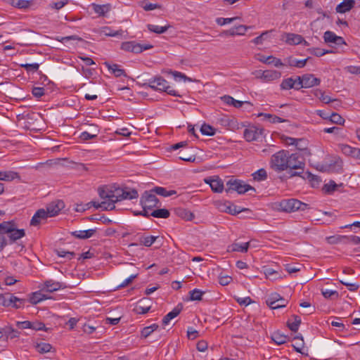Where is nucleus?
Returning <instances> with one entry per match:
<instances>
[{
  "instance_id": "nucleus-1",
  "label": "nucleus",
  "mask_w": 360,
  "mask_h": 360,
  "mask_svg": "<svg viewBox=\"0 0 360 360\" xmlns=\"http://www.w3.org/2000/svg\"><path fill=\"white\" fill-rule=\"evenodd\" d=\"M25 236V229H18V225L13 220L2 221L0 223V252L8 244L17 243L23 249L25 245L18 241Z\"/></svg>"
},
{
  "instance_id": "nucleus-2",
  "label": "nucleus",
  "mask_w": 360,
  "mask_h": 360,
  "mask_svg": "<svg viewBox=\"0 0 360 360\" xmlns=\"http://www.w3.org/2000/svg\"><path fill=\"white\" fill-rule=\"evenodd\" d=\"M156 91H165L167 94L176 96L181 97V96L175 90L172 89L166 79L162 77L157 76L153 78L149 79L147 83L143 84Z\"/></svg>"
},
{
  "instance_id": "nucleus-3",
  "label": "nucleus",
  "mask_w": 360,
  "mask_h": 360,
  "mask_svg": "<svg viewBox=\"0 0 360 360\" xmlns=\"http://www.w3.org/2000/svg\"><path fill=\"white\" fill-rule=\"evenodd\" d=\"M277 210L285 212H293L297 210L304 211L309 208V205L295 198L284 199L276 203Z\"/></svg>"
},
{
  "instance_id": "nucleus-4",
  "label": "nucleus",
  "mask_w": 360,
  "mask_h": 360,
  "mask_svg": "<svg viewBox=\"0 0 360 360\" xmlns=\"http://www.w3.org/2000/svg\"><path fill=\"white\" fill-rule=\"evenodd\" d=\"M288 150H281L274 153L270 160V167L276 172L287 170Z\"/></svg>"
},
{
  "instance_id": "nucleus-5",
  "label": "nucleus",
  "mask_w": 360,
  "mask_h": 360,
  "mask_svg": "<svg viewBox=\"0 0 360 360\" xmlns=\"http://www.w3.org/2000/svg\"><path fill=\"white\" fill-rule=\"evenodd\" d=\"M249 191H255V188L249 184H245L244 181L236 179L229 180L225 189L226 193L236 191L238 194H244Z\"/></svg>"
},
{
  "instance_id": "nucleus-6",
  "label": "nucleus",
  "mask_w": 360,
  "mask_h": 360,
  "mask_svg": "<svg viewBox=\"0 0 360 360\" xmlns=\"http://www.w3.org/2000/svg\"><path fill=\"white\" fill-rule=\"evenodd\" d=\"M305 159L299 153H290L288 151L287 170H293L296 169H304Z\"/></svg>"
},
{
  "instance_id": "nucleus-7",
  "label": "nucleus",
  "mask_w": 360,
  "mask_h": 360,
  "mask_svg": "<svg viewBox=\"0 0 360 360\" xmlns=\"http://www.w3.org/2000/svg\"><path fill=\"white\" fill-rule=\"evenodd\" d=\"M143 209L151 210L158 207L160 201L156 195L150 191H146L140 200Z\"/></svg>"
},
{
  "instance_id": "nucleus-8",
  "label": "nucleus",
  "mask_w": 360,
  "mask_h": 360,
  "mask_svg": "<svg viewBox=\"0 0 360 360\" xmlns=\"http://www.w3.org/2000/svg\"><path fill=\"white\" fill-rule=\"evenodd\" d=\"M151 48H153V46L150 44H141L135 41H125L121 45L122 50L135 53H141L143 51L148 50Z\"/></svg>"
},
{
  "instance_id": "nucleus-9",
  "label": "nucleus",
  "mask_w": 360,
  "mask_h": 360,
  "mask_svg": "<svg viewBox=\"0 0 360 360\" xmlns=\"http://www.w3.org/2000/svg\"><path fill=\"white\" fill-rule=\"evenodd\" d=\"M264 129L256 126H250L243 131V136L245 139L248 141H259L262 139Z\"/></svg>"
},
{
  "instance_id": "nucleus-10",
  "label": "nucleus",
  "mask_w": 360,
  "mask_h": 360,
  "mask_svg": "<svg viewBox=\"0 0 360 360\" xmlns=\"http://www.w3.org/2000/svg\"><path fill=\"white\" fill-rule=\"evenodd\" d=\"M287 302L284 298L276 292L271 294L266 300V304L272 309L285 307Z\"/></svg>"
},
{
  "instance_id": "nucleus-11",
  "label": "nucleus",
  "mask_w": 360,
  "mask_h": 360,
  "mask_svg": "<svg viewBox=\"0 0 360 360\" xmlns=\"http://www.w3.org/2000/svg\"><path fill=\"white\" fill-rule=\"evenodd\" d=\"M64 207V202L61 200H58L49 203L46 207V212L49 217H52L58 215Z\"/></svg>"
},
{
  "instance_id": "nucleus-12",
  "label": "nucleus",
  "mask_w": 360,
  "mask_h": 360,
  "mask_svg": "<svg viewBox=\"0 0 360 360\" xmlns=\"http://www.w3.org/2000/svg\"><path fill=\"white\" fill-rule=\"evenodd\" d=\"M281 76V73L277 70H267L258 72L257 77L264 82H270L279 79Z\"/></svg>"
},
{
  "instance_id": "nucleus-13",
  "label": "nucleus",
  "mask_w": 360,
  "mask_h": 360,
  "mask_svg": "<svg viewBox=\"0 0 360 360\" xmlns=\"http://www.w3.org/2000/svg\"><path fill=\"white\" fill-rule=\"evenodd\" d=\"M338 148L345 155L360 160V148L352 147L344 143L339 144Z\"/></svg>"
},
{
  "instance_id": "nucleus-14",
  "label": "nucleus",
  "mask_w": 360,
  "mask_h": 360,
  "mask_svg": "<svg viewBox=\"0 0 360 360\" xmlns=\"http://www.w3.org/2000/svg\"><path fill=\"white\" fill-rule=\"evenodd\" d=\"M151 307V300L148 297L141 299L134 308V311L139 314H145L149 311Z\"/></svg>"
},
{
  "instance_id": "nucleus-15",
  "label": "nucleus",
  "mask_w": 360,
  "mask_h": 360,
  "mask_svg": "<svg viewBox=\"0 0 360 360\" xmlns=\"http://www.w3.org/2000/svg\"><path fill=\"white\" fill-rule=\"evenodd\" d=\"M205 182L210 186L212 191L214 193H221L224 190L223 181L218 176L206 178Z\"/></svg>"
},
{
  "instance_id": "nucleus-16",
  "label": "nucleus",
  "mask_w": 360,
  "mask_h": 360,
  "mask_svg": "<svg viewBox=\"0 0 360 360\" xmlns=\"http://www.w3.org/2000/svg\"><path fill=\"white\" fill-rule=\"evenodd\" d=\"M323 39L326 43H333L336 45L345 44V41L342 37L337 36L331 31L325 32Z\"/></svg>"
},
{
  "instance_id": "nucleus-17",
  "label": "nucleus",
  "mask_w": 360,
  "mask_h": 360,
  "mask_svg": "<svg viewBox=\"0 0 360 360\" xmlns=\"http://www.w3.org/2000/svg\"><path fill=\"white\" fill-rule=\"evenodd\" d=\"M302 79L304 82V88L319 86L321 83V79L316 77L313 74H304L302 75Z\"/></svg>"
},
{
  "instance_id": "nucleus-18",
  "label": "nucleus",
  "mask_w": 360,
  "mask_h": 360,
  "mask_svg": "<svg viewBox=\"0 0 360 360\" xmlns=\"http://www.w3.org/2000/svg\"><path fill=\"white\" fill-rule=\"evenodd\" d=\"M66 288V285L63 283L54 281L53 280L46 281L44 283V290L47 292H53L60 289H64Z\"/></svg>"
},
{
  "instance_id": "nucleus-19",
  "label": "nucleus",
  "mask_w": 360,
  "mask_h": 360,
  "mask_svg": "<svg viewBox=\"0 0 360 360\" xmlns=\"http://www.w3.org/2000/svg\"><path fill=\"white\" fill-rule=\"evenodd\" d=\"M250 28V27L240 25L223 32L222 34L226 36L244 35Z\"/></svg>"
},
{
  "instance_id": "nucleus-20",
  "label": "nucleus",
  "mask_w": 360,
  "mask_h": 360,
  "mask_svg": "<svg viewBox=\"0 0 360 360\" xmlns=\"http://www.w3.org/2000/svg\"><path fill=\"white\" fill-rule=\"evenodd\" d=\"M103 65L108 69V70L114 75L116 77L122 76L127 77L124 70L120 68V65L117 64H111L109 62H105Z\"/></svg>"
},
{
  "instance_id": "nucleus-21",
  "label": "nucleus",
  "mask_w": 360,
  "mask_h": 360,
  "mask_svg": "<svg viewBox=\"0 0 360 360\" xmlns=\"http://www.w3.org/2000/svg\"><path fill=\"white\" fill-rule=\"evenodd\" d=\"M354 0H343L336 6L335 11L339 13H345L352 10L354 7Z\"/></svg>"
},
{
  "instance_id": "nucleus-22",
  "label": "nucleus",
  "mask_w": 360,
  "mask_h": 360,
  "mask_svg": "<svg viewBox=\"0 0 360 360\" xmlns=\"http://www.w3.org/2000/svg\"><path fill=\"white\" fill-rule=\"evenodd\" d=\"M47 217H49V216L47 215V212L45 210H38L32 217L30 221V225L34 226H37L41 222V221L46 219Z\"/></svg>"
},
{
  "instance_id": "nucleus-23",
  "label": "nucleus",
  "mask_w": 360,
  "mask_h": 360,
  "mask_svg": "<svg viewBox=\"0 0 360 360\" xmlns=\"http://www.w3.org/2000/svg\"><path fill=\"white\" fill-rule=\"evenodd\" d=\"M285 42L290 45H298L302 43L304 38L297 34L285 33Z\"/></svg>"
},
{
  "instance_id": "nucleus-24",
  "label": "nucleus",
  "mask_w": 360,
  "mask_h": 360,
  "mask_svg": "<svg viewBox=\"0 0 360 360\" xmlns=\"http://www.w3.org/2000/svg\"><path fill=\"white\" fill-rule=\"evenodd\" d=\"M183 309V306L181 304H179L176 307H174L170 312H169L167 315L164 316L162 319V324L164 326L169 323V322L176 317Z\"/></svg>"
},
{
  "instance_id": "nucleus-25",
  "label": "nucleus",
  "mask_w": 360,
  "mask_h": 360,
  "mask_svg": "<svg viewBox=\"0 0 360 360\" xmlns=\"http://www.w3.org/2000/svg\"><path fill=\"white\" fill-rule=\"evenodd\" d=\"M221 100L225 103H226L229 105H233V107H235L236 108H241L244 104L251 105L250 102L238 101L228 95H225V96H222Z\"/></svg>"
},
{
  "instance_id": "nucleus-26",
  "label": "nucleus",
  "mask_w": 360,
  "mask_h": 360,
  "mask_svg": "<svg viewBox=\"0 0 360 360\" xmlns=\"http://www.w3.org/2000/svg\"><path fill=\"white\" fill-rule=\"evenodd\" d=\"M310 59L309 57L304 60H297L290 56L285 59L287 64L291 67H296L297 68H302L306 65L307 62Z\"/></svg>"
},
{
  "instance_id": "nucleus-27",
  "label": "nucleus",
  "mask_w": 360,
  "mask_h": 360,
  "mask_svg": "<svg viewBox=\"0 0 360 360\" xmlns=\"http://www.w3.org/2000/svg\"><path fill=\"white\" fill-rule=\"evenodd\" d=\"M96 233V229H88L84 231H75L71 232V235L76 238L87 239L93 236Z\"/></svg>"
},
{
  "instance_id": "nucleus-28",
  "label": "nucleus",
  "mask_w": 360,
  "mask_h": 360,
  "mask_svg": "<svg viewBox=\"0 0 360 360\" xmlns=\"http://www.w3.org/2000/svg\"><path fill=\"white\" fill-rule=\"evenodd\" d=\"M249 245V242L243 243H234L228 247V251L246 252L248 250Z\"/></svg>"
},
{
  "instance_id": "nucleus-29",
  "label": "nucleus",
  "mask_w": 360,
  "mask_h": 360,
  "mask_svg": "<svg viewBox=\"0 0 360 360\" xmlns=\"http://www.w3.org/2000/svg\"><path fill=\"white\" fill-rule=\"evenodd\" d=\"M259 60L267 65H274L276 68H279L284 65V63H282L281 60L273 56H269L267 57L263 56Z\"/></svg>"
},
{
  "instance_id": "nucleus-30",
  "label": "nucleus",
  "mask_w": 360,
  "mask_h": 360,
  "mask_svg": "<svg viewBox=\"0 0 360 360\" xmlns=\"http://www.w3.org/2000/svg\"><path fill=\"white\" fill-rule=\"evenodd\" d=\"M157 238L158 236L142 235L139 238L138 241L141 245L150 247Z\"/></svg>"
},
{
  "instance_id": "nucleus-31",
  "label": "nucleus",
  "mask_w": 360,
  "mask_h": 360,
  "mask_svg": "<svg viewBox=\"0 0 360 360\" xmlns=\"http://www.w3.org/2000/svg\"><path fill=\"white\" fill-rule=\"evenodd\" d=\"M122 195H123L122 200L136 199L139 197V193L136 189H130L128 187L124 188V191L122 193Z\"/></svg>"
},
{
  "instance_id": "nucleus-32",
  "label": "nucleus",
  "mask_w": 360,
  "mask_h": 360,
  "mask_svg": "<svg viewBox=\"0 0 360 360\" xmlns=\"http://www.w3.org/2000/svg\"><path fill=\"white\" fill-rule=\"evenodd\" d=\"M221 124L230 130H234L235 129H239L238 124L235 119H230L229 117H224L221 119Z\"/></svg>"
},
{
  "instance_id": "nucleus-33",
  "label": "nucleus",
  "mask_w": 360,
  "mask_h": 360,
  "mask_svg": "<svg viewBox=\"0 0 360 360\" xmlns=\"http://www.w3.org/2000/svg\"><path fill=\"white\" fill-rule=\"evenodd\" d=\"M46 299H48V297L42 294L40 291H37L30 295L29 301L30 303L36 304Z\"/></svg>"
},
{
  "instance_id": "nucleus-34",
  "label": "nucleus",
  "mask_w": 360,
  "mask_h": 360,
  "mask_svg": "<svg viewBox=\"0 0 360 360\" xmlns=\"http://www.w3.org/2000/svg\"><path fill=\"white\" fill-rule=\"evenodd\" d=\"M93 8L96 13L101 16H104L108 12L110 11L111 6L110 4H93Z\"/></svg>"
},
{
  "instance_id": "nucleus-35",
  "label": "nucleus",
  "mask_w": 360,
  "mask_h": 360,
  "mask_svg": "<svg viewBox=\"0 0 360 360\" xmlns=\"http://www.w3.org/2000/svg\"><path fill=\"white\" fill-rule=\"evenodd\" d=\"M151 191L158 195H162L163 197H169L172 196L176 193V191L174 190L167 191L166 188L163 187L156 186L151 190Z\"/></svg>"
},
{
  "instance_id": "nucleus-36",
  "label": "nucleus",
  "mask_w": 360,
  "mask_h": 360,
  "mask_svg": "<svg viewBox=\"0 0 360 360\" xmlns=\"http://www.w3.org/2000/svg\"><path fill=\"white\" fill-rule=\"evenodd\" d=\"M19 177L18 174L13 171L0 172V180L2 181H11Z\"/></svg>"
},
{
  "instance_id": "nucleus-37",
  "label": "nucleus",
  "mask_w": 360,
  "mask_h": 360,
  "mask_svg": "<svg viewBox=\"0 0 360 360\" xmlns=\"http://www.w3.org/2000/svg\"><path fill=\"white\" fill-rule=\"evenodd\" d=\"M13 295L11 293L0 294V305L12 307Z\"/></svg>"
},
{
  "instance_id": "nucleus-38",
  "label": "nucleus",
  "mask_w": 360,
  "mask_h": 360,
  "mask_svg": "<svg viewBox=\"0 0 360 360\" xmlns=\"http://www.w3.org/2000/svg\"><path fill=\"white\" fill-rule=\"evenodd\" d=\"M272 340L277 345H283L285 343L289 338L287 335L281 334L278 331L274 332L271 335Z\"/></svg>"
},
{
  "instance_id": "nucleus-39",
  "label": "nucleus",
  "mask_w": 360,
  "mask_h": 360,
  "mask_svg": "<svg viewBox=\"0 0 360 360\" xmlns=\"http://www.w3.org/2000/svg\"><path fill=\"white\" fill-rule=\"evenodd\" d=\"M292 317L294 319V321L290 323V321H288L287 322V326L291 331L297 332L301 323V318L297 315H292Z\"/></svg>"
},
{
  "instance_id": "nucleus-40",
  "label": "nucleus",
  "mask_w": 360,
  "mask_h": 360,
  "mask_svg": "<svg viewBox=\"0 0 360 360\" xmlns=\"http://www.w3.org/2000/svg\"><path fill=\"white\" fill-rule=\"evenodd\" d=\"M169 215L170 212L167 209H158L150 213V216L155 218L167 219Z\"/></svg>"
},
{
  "instance_id": "nucleus-41",
  "label": "nucleus",
  "mask_w": 360,
  "mask_h": 360,
  "mask_svg": "<svg viewBox=\"0 0 360 360\" xmlns=\"http://www.w3.org/2000/svg\"><path fill=\"white\" fill-rule=\"evenodd\" d=\"M148 30L156 34H162L165 32L169 27L170 25H167L165 26H158L155 25L148 24L147 25Z\"/></svg>"
},
{
  "instance_id": "nucleus-42",
  "label": "nucleus",
  "mask_w": 360,
  "mask_h": 360,
  "mask_svg": "<svg viewBox=\"0 0 360 360\" xmlns=\"http://www.w3.org/2000/svg\"><path fill=\"white\" fill-rule=\"evenodd\" d=\"M314 95L318 97L323 103H329L330 102H339L337 99H332L330 96L325 95L324 92L321 90H316Z\"/></svg>"
},
{
  "instance_id": "nucleus-43",
  "label": "nucleus",
  "mask_w": 360,
  "mask_h": 360,
  "mask_svg": "<svg viewBox=\"0 0 360 360\" xmlns=\"http://www.w3.org/2000/svg\"><path fill=\"white\" fill-rule=\"evenodd\" d=\"M252 176L255 181H262L267 179V172L264 169L261 168L254 172Z\"/></svg>"
},
{
  "instance_id": "nucleus-44",
  "label": "nucleus",
  "mask_w": 360,
  "mask_h": 360,
  "mask_svg": "<svg viewBox=\"0 0 360 360\" xmlns=\"http://www.w3.org/2000/svg\"><path fill=\"white\" fill-rule=\"evenodd\" d=\"M295 84L296 81H295L293 78L289 77L283 79L280 86L281 89L283 90H289L291 89H294Z\"/></svg>"
},
{
  "instance_id": "nucleus-45",
  "label": "nucleus",
  "mask_w": 360,
  "mask_h": 360,
  "mask_svg": "<svg viewBox=\"0 0 360 360\" xmlns=\"http://www.w3.org/2000/svg\"><path fill=\"white\" fill-rule=\"evenodd\" d=\"M35 348L38 352L44 354L51 352L52 346L46 342H39L36 344Z\"/></svg>"
},
{
  "instance_id": "nucleus-46",
  "label": "nucleus",
  "mask_w": 360,
  "mask_h": 360,
  "mask_svg": "<svg viewBox=\"0 0 360 360\" xmlns=\"http://www.w3.org/2000/svg\"><path fill=\"white\" fill-rule=\"evenodd\" d=\"M345 238L346 236L335 235L326 237V240L329 244H338L341 243H346L345 241Z\"/></svg>"
},
{
  "instance_id": "nucleus-47",
  "label": "nucleus",
  "mask_w": 360,
  "mask_h": 360,
  "mask_svg": "<svg viewBox=\"0 0 360 360\" xmlns=\"http://www.w3.org/2000/svg\"><path fill=\"white\" fill-rule=\"evenodd\" d=\"M200 132L205 136H214L216 133V129L210 124L204 123L200 127Z\"/></svg>"
},
{
  "instance_id": "nucleus-48",
  "label": "nucleus",
  "mask_w": 360,
  "mask_h": 360,
  "mask_svg": "<svg viewBox=\"0 0 360 360\" xmlns=\"http://www.w3.org/2000/svg\"><path fill=\"white\" fill-rule=\"evenodd\" d=\"M250 210L248 208H241L240 207L231 205L227 207V212L232 214L236 215L242 212H250Z\"/></svg>"
},
{
  "instance_id": "nucleus-49",
  "label": "nucleus",
  "mask_w": 360,
  "mask_h": 360,
  "mask_svg": "<svg viewBox=\"0 0 360 360\" xmlns=\"http://www.w3.org/2000/svg\"><path fill=\"white\" fill-rule=\"evenodd\" d=\"M308 51L311 54L314 55L317 57L322 56L326 53H333V51L332 50H326V49H319V48H311V49H308Z\"/></svg>"
},
{
  "instance_id": "nucleus-50",
  "label": "nucleus",
  "mask_w": 360,
  "mask_h": 360,
  "mask_svg": "<svg viewBox=\"0 0 360 360\" xmlns=\"http://www.w3.org/2000/svg\"><path fill=\"white\" fill-rule=\"evenodd\" d=\"M189 294H190V300H191L200 301L202 300V295L205 294V292L195 288V289L190 291Z\"/></svg>"
},
{
  "instance_id": "nucleus-51",
  "label": "nucleus",
  "mask_w": 360,
  "mask_h": 360,
  "mask_svg": "<svg viewBox=\"0 0 360 360\" xmlns=\"http://www.w3.org/2000/svg\"><path fill=\"white\" fill-rule=\"evenodd\" d=\"M176 214L181 217V218L183 219H185L187 221H191L193 219L194 216H193V214L187 211L185 209H182V208H180V209H177L176 210Z\"/></svg>"
},
{
  "instance_id": "nucleus-52",
  "label": "nucleus",
  "mask_w": 360,
  "mask_h": 360,
  "mask_svg": "<svg viewBox=\"0 0 360 360\" xmlns=\"http://www.w3.org/2000/svg\"><path fill=\"white\" fill-rule=\"evenodd\" d=\"M20 335V332L13 328L8 327L4 328V335L6 338L13 339L18 338Z\"/></svg>"
},
{
  "instance_id": "nucleus-53",
  "label": "nucleus",
  "mask_w": 360,
  "mask_h": 360,
  "mask_svg": "<svg viewBox=\"0 0 360 360\" xmlns=\"http://www.w3.org/2000/svg\"><path fill=\"white\" fill-rule=\"evenodd\" d=\"M329 120L331 122L339 125H343L345 123V119L336 112H333L330 115Z\"/></svg>"
},
{
  "instance_id": "nucleus-54",
  "label": "nucleus",
  "mask_w": 360,
  "mask_h": 360,
  "mask_svg": "<svg viewBox=\"0 0 360 360\" xmlns=\"http://www.w3.org/2000/svg\"><path fill=\"white\" fill-rule=\"evenodd\" d=\"M295 340H299L300 342L296 343L295 345H292V347H294L295 350L299 353H301L302 354L307 355V353H305L303 351V345H304V341L302 339V337L301 335H297L294 338Z\"/></svg>"
},
{
  "instance_id": "nucleus-55",
  "label": "nucleus",
  "mask_w": 360,
  "mask_h": 360,
  "mask_svg": "<svg viewBox=\"0 0 360 360\" xmlns=\"http://www.w3.org/2000/svg\"><path fill=\"white\" fill-rule=\"evenodd\" d=\"M56 252L58 257H65L68 259H72L75 255L74 252L67 251L63 249L56 250Z\"/></svg>"
},
{
  "instance_id": "nucleus-56",
  "label": "nucleus",
  "mask_w": 360,
  "mask_h": 360,
  "mask_svg": "<svg viewBox=\"0 0 360 360\" xmlns=\"http://www.w3.org/2000/svg\"><path fill=\"white\" fill-rule=\"evenodd\" d=\"M259 116H264L265 118L269 119V122L271 123H281V122H285V120H283L276 115H272L271 114L260 113Z\"/></svg>"
},
{
  "instance_id": "nucleus-57",
  "label": "nucleus",
  "mask_w": 360,
  "mask_h": 360,
  "mask_svg": "<svg viewBox=\"0 0 360 360\" xmlns=\"http://www.w3.org/2000/svg\"><path fill=\"white\" fill-rule=\"evenodd\" d=\"M25 302H26L25 299L18 298L15 296H13L12 307L15 308V309L22 308L24 307Z\"/></svg>"
},
{
  "instance_id": "nucleus-58",
  "label": "nucleus",
  "mask_w": 360,
  "mask_h": 360,
  "mask_svg": "<svg viewBox=\"0 0 360 360\" xmlns=\"http://www.w3.org/2000/svg\"><path fill=\"white\" fill-rule=\"evenodd\" d=\"M340 282L347 287L348 290L350 291H356L359 289V285L356 283H350L347 281V279L340 280Z\"/></svg>"
},
{
  "instance_id": "nucleus-59",
  "label": "nucleus",
  "mask_w": 360,
  "mask_h": 360,
  "mask_svg": "<svg viewBox=\"0 0 360 360\" xmlns=\"http://www.w3.org/2000/svg\"><path fill=\"white\" fill-rule=\"evenodd\" d=\"M12 5L18 8H26L29 7L30 2L27 0H12Z\"/></svg>"
},
{
  "instance_id": "nucleus-60",
  "label": "nucleus",
  "mask_w": 360,
  "mask_h": 360,
  "mask_svg": "<svg viewBox=\"0 0 360 360\" xmlns=\"http://www.w3.org/2000/svg\"><path fill=\"white\" fill-rule=\"evenodd\" d=\"M20 67L25 68L27 72H37L39 68V65L38 63H25L21 64Z\"/></svg>"
},
{
  "instance_id": "nucleus-61",
  "label": "nucleus",
  "mask_w": 360,
  "mask_h": 360,
  "mask_svg": "<svg viewBox=\"0 0 360 360\" xmlns=\"http://www.w3.org/2000/svg\"><path fill=\"white\" fill-rule=\"evenodd\" d=\"M322 295L323 297L326 299L333 298L335 297V298H338L339 294L338 292L336 290H322Z\"/></svg>"
},
{
  "instance_id": "nucleus-62",
  "label": "nucleus",
  "mask_w": 360,
  "mask_h": 360,
  "mask_svg": "<svg viewBox=\"0 0 360 360\" xmlns=\"http://www.w3.org/2000/svg\"><path fill=\"white\" fill-rule=\"evenodd\" d=\"M123 191L124 188H121L114 185L115 201L120 202L122 200L123 195H122V193H123Z\"/></svg>"
},
{
  "instance_id": "nucleus-63",
  "label": "nucleus",
  "mask_w": 360,
  "mask_h": 360,
  "mask_svg": "<svg viewBox=\"0 0 360 360\" xmlns=\"http://www.w3.org/2000/svg\"><path fill=\"white\" fill-rule=\"evenodd\" d=\"M238 18H239L238 17L227 18H218L216 19V22L219 25L222 26V25H224L226 24L231 23V22H233V21H235L236 20H237Z\"/></svg>"
},
{
  "instance_id": "nucleus-64",
  "label": "nucleus",
  "mask_w": 360,
  "mask_h": 360,
  "mask_svg": "<svg viewBox=\"0 0 360 360\" xmlns=\"http://www.w3.org/2000/svg\"><path fill=\"white\" fill-rule=\"evenodd\" d=\"M338 185L334 181H330L329 183L324 185V189L326 193H330L335 191L337 188Z\"/></svg>"
}]
</instances>
